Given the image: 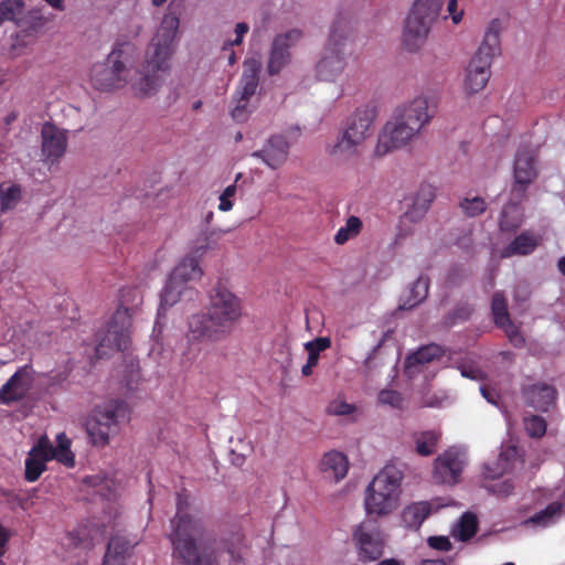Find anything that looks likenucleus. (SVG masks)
<instances>
[{"label":"nucleus","instance_id":"54","mask_svg":"<svg viewBox=\"0 0 565 565\" xmlns=\"http://www.w3.org/2000/svg\"><path fill=\"white\" fill-rule=\"evenodd\" d=\"M447 11L455 24H459L463 18V10L458 9V0H448Z\"/></svg>","mask_w":565,"mask_h":565},{"label":"nucleus","instance_id":"60","mask_svg":"<svg viewBox=\"0 0 565 565\" xmlns=\"http://www.w3.org/2000/svg\"><path fill=\"white\" fill-rule=\"evenodd\" d=\"M390 331L385 332L382 340L377 343L376 347H374V349L372 350V353L367 356V359H371L375 353L376 351L383 345L384 341L390 337Z\"/></svg>","mask_w":565,"mask_h":565},{"label":"nucleus","instance_id":"34","mask_svg":"<svg viewBox=\"0 0 565 565\" xmlns=\"http://www.w3.org/2000/svg\"><path fill=\"white\" fill-rule=\"evenodd\" d=\"M563 513H565V503L552 502L545 509L533 514L529 522L545 527L558 520Z\"/></svg>","mask_w":565,"mask_h":565},{"label":"nucleus","instance_id":"9","mask_svg":"<svg viewBox=\"0 0 565 565\" xmlns=\"http://www.w3.org/2000/svg\"><path fill=\"white\" fill-rule=\"evenodd\" d=\"M350 33V23L337 18L330 28L323 54L316 65V75L320 81L333 82L345 68V46Z\"/></svg>","mask_w":565,"mask_h":565},{"label":"nucleus","instance_id":"57","mask_svg":"<svg viewBox=\"0 0 565 565\" xmlns=\"http://www.w3.org/2000/svg\"><path fill=\"white\" fill-rule=\"evenodd\" d=\"M480 392L489 403L497 404L498 394L493 390H490L487 386L482 385L480 386Z\"/></svg>","mask_w":565,"mask_h":565},{"label":"nucleus","instance_id":"11","mask_svg":"<svg viewBox=\"0 0 565 565\" xmlns=\"http://www.w3.org/2000/svg\"><path fill=\"white\" fill-rule=\"evenodd\" d=\"M128 407L124 401H109L98 406L86 424L87 434L95 446H105L121 419L127 418Z\"/></svg>","mask_w":565,"mask_h":565},{"label":"nucleus","instance_id":"16","mask_svg":"<svg viewBox=\"0 0 565 565\" xmlns=\"http://www.w3.org/2000/svg\"><path fill=\"white\" fill-rule=\"evenodd\" d=\"M524 469L522 451L513 445H503L498 458L482 468L484 480H495L504 473H520Z\"/></svg>","mask_w":565,"mask_h":565},{"label":"nucleus","instance_id":"44","mask_svg":"<svg viewBox=\"0 0 565 565\" xmlns=\"http://www.w3.org/2000/svg\"><path fill=\"white\" fill-rule=\"evenodd\" d=\"M235 107L231 111L232 118L237 122L246 121L252 113L249 99L235 95Z\"/></svg>","mask_w":565,"mask_h":565},{"label":"nucleus","instance_id":"45","mask_svg":"<svg viewBox=\"0 0 565 565\" xmlns=\"http://www.w3.org/2000/svg\"><path fill=\"white\" fill-rule=\"evenodd\" d=\"M377 401L382 405H388L393 408L401 409L403 407V394L394 390H382L379 393Z\"/></svg>","mask_w":565,"mask_h":565},{"label":"nucleus","instance_id":"47","mask_svg":"<svg viewBox=\"0 0 565 565\" xmlns=\"http://www.w3.org/2000/svg\"><path fill=\"white\" fill-rule=\"evenodd\" d=\"M355 412V406L353 404L347 403L342 398H335L329 403L327 406V413L329 415L342 416V415H351Z\"/></svg>","mask_w":565,"mask_h":565},{"label":"nucleus","instance_id":"28","mask_svg":"<svg viewBox=\"0 0 565 565\" xmlns=\"http://www.w3.org/2000/svg\"><path fill=\"white\" fill-rule=\"evenodd\" d=\"M429 288V279L425 276H419L409 287L407 295L402 298V302L398 306L399 310H411L420 302H423Z\"/></svg>","mask_w":565,"mask_h":565},{"label":"nucleus","instance_id":"23","mask_svg":"<svg viewBox=\"0 0 565 565\" xmlns=\"http://www.w3.org/2000/svg\"><path fill=\"white\" fill-rule=\"evenodd\" d=\"M319 468L326 479L333 482H339L348 473L349 461L342 452L332 450L324 454L320 461Z\"/></svg>","mask_w":565,"mask_h":565},{"label":"nucleus","instance_id":"38","mask_svg":"<svg viewBox=\"0 0 565 565\" xmlns=\"http://www.w3.org/2000/svg\"><path fill=\"white\" fill-rule=\"evenodd\" d=\"M22 199V189L19 184H11L7 188L0 185V212L6 213L15 209Z\"/></svg>","mask_w":565,"mask_h":565},{"label":"nucleus","instance_id":"3","mask_svg":"<svg viewBox=\"0 0 565 565\" xmlns=\"http://www.w3.org/2000/svg\"><path fill=\"white\" fill-rule=\"evenodd\" d=\"M435 107L429 106V98L424 95L396 107L392 118L383 126L374 148L376 157H384L399 149L415 138L431 121Z\"/></svg>","mask_w":565,"mask_h":565},{"label":"nucleus","instance_id":"37","mask_svg":"<svg viewBox=\"0 0 565 565\" xmlns=\"http://www.w3.org/2000/svg\"><path fill=\"white\" fill-rule=\"evenodd\" d=\"M429 513L430 505L427 502H417L404 510L403 520L411 527H419Z\"/></svg>","mask_w":565,"mask_h":565},{"label":"nucleus","instance_id":"51","mask_svg":"<svg viewBox=\"0 0 565 565\" xmlns=\"http://www.w3.org/2000/svg\"><path fill=\"white\" fill-rule=\"evenodd\" d=\"M203 238H199L186 257H194L200 263V258L211 248L209 236L203 233Z\"/></svg>","mask_w":565,"mask_h":565},{"label":"nucleus","instance_id":"25","mask_svg":"<svg viewBox=\"0 0 565 565\" xmlns=\"http://www.w3.org/2000/svg\"><path fill=\"white\" fill-rule=\"evenodd\" d=\"M540 244V236L530 231H523L501 250L502 258L526 256L532 254Z\"/></svg>","mask_w":565,"mask_h":565},{"label":"nucleus","instance_id":"12","mask_svg":"<svg viewBox=\"0 0 565 565\" xmlns=\"http://www.w3.org/2000/svg\"><path fill=\"white\" fill-rule=\"evenodd\" d=\"M203 271L194 257H184L172 270L161 291V306L171 307L178 302L189 281L201 278Z\"/></svg>","mask_w":565,"mask_h":565},{"label":"nucleus","instance_id":"46","mask_svg":"<svg viewBox=\"0 0 565 565\" xmlns=\"http://www.w3.org/2000/svg\"><path fill=\"white\" fill-rule=\"evenodd\" d=\"M498 328L502 329L508 337L509 341L515 348H523L525 345V339L521 333L520 329L514 324L512 320L507 321L503 326H498Z\"/></svg>","mask_w":565,"mask_h":565},{"label":"nucleus","instance_id":"6","mask_svg":"<svg viewBox=\"0 0 565 565\" xmlns=\"http://www.w3.org/2000/svg\"><path fill=\"white\" fill-rule=\"evenodd\" d=\"M143 301L141 291L136 287H125L119 292V306L114 312L104 335L96 347L97 355L106 354L104 349L125 351L128 348L132 316Z\"/></svg>","mask_w":565,"mask_h":565},{"label":"nucleus","instance_id":"4","mask_svg":"<svg viewBox=\"0 0 565 565\" xmlns=\"http://www.w3.org/2000/svg\"><path fill=\"white\" fill-rule=\"evenodd\" d=\"M189 502L186 498L178 493L177 513L171 519V532L169 540L173 547V557L185 565H213L215 557L213 555H200L196 540L205 534L204 522L186 512Z\"/></svg>","mask_w":565,"mask_h":565},{"label":"nucleus","instance_id":"62","mask_svg":"<svg viewBox=\"0 0 565 565\" xmlns=\"http://www.w3.org/2000/svg\"><path fill=\"white\" fill-rule=\"evenodd\" d=\"M558 270L565 276V256L561 257L557 263Z\"/></svg>","mask_w":565,"mask_h":565},{"label":"nucleus","instance_id":"56","mask_svg":"<svg viewBox=\"0 0 565 565\" xmlns=\"http://www.w3.org/2000/svg\"><path fill=\"white\" fill-rule=\"evenodd\" d=\"M10 540L9 531L0 523V557L7 552V544Z\"/></svg>","mask_w":565,"mask_h":565},{"label":"nucleus","instance_id":"21","mask_svg":"<svg viewBox=\"0 0 565 565\" xmlns=\"http://www.w3.org/2000/svg\"><path fill=\"white\" fill-rule=\"evenodd\" d=\"M501 30L500 20H491L484 31L482 42L472 57L492 64L493 58L501 53Z\"/></svg>","mask_w":565,"mask_h":565},{"label":"nucleus","instance_id":"18","mask_svg":"<svg viewBox=\"0 0 565 565\" xmlns=\"http://www.w3.org/2000/svg\"><path fill=\"white\" fill-rule=\"evenodd\" d=\"M290 143L280 134L271 135L266 139L262 149L252 152V157L260 160L271 170L281 168L288 160Z\"/></svg>","mask_w":565,"mask_h":565},{"label":"nucleus","instance_id":"64","mask_svg":"<svg viewBox=\"0 0 565 565\" xmlns=\"http://www.w3.org/2000/svg\"><path fill=\"white\" fill-rule=\"evenodd\" d=\"M460 311L462 312V313H460V317L463 319L468 318L471 313V309L469 307L463 308Z\"/></svg>","mask_w":565,"mask_h":565},{"label":"nucleus","instance_id":"35","mask_svg":"<svg viewBox=\"0 0 565 565\" xmlns=\"http://www.w3.org/2000/svg\"><path fill=\"white\" fill-rule=\"evenodd\" d=\"M478 530V521L475 514L466 512L451 531L455 539L461 542L470 540Z\"/></svg>","mask_w":565,"mask_h":565},{"label":"nucleus","instance_id":"59","mask_svg":"<svg viewBox=\"0 0 565 565\" xmlns=\"http://www.w3.org/2000/svg\"><path fill=\"white\" fill-rule=\"evenodd\" d=\"M419 565H447L443 558L437 559H423Z\"/></svg>","mask_w":565,"mask_h":565},{"label":"nucleus","instance_id":"27","mask_svg":"<svg viewBox=\"0 0 565 565\" xmlns=\"http://www.w3.org/2000/svg\"><path fill=\"white\" fill-rule=\"evenodd\" d=\"M440 437L441 433L437 429L414 431L412 434L415 450L423 457H428L436 451Z\"/></svg>","mask_w":565,"mask_h":565},{"label":"nucleus","instance_id":"17","mask_svg":"<svg viewBox=\"0 0 565 565\" xmlns=\"http://www.w3.org/2000/svg\"><path fill=\"white\" fill-rule=\"evenodd\" d=\"M31 364L20 366L0 388V404L10 405L26 397L34 383Z\"/></svg>","mask_w":565,"mask_h":565},{"label":"nucleus","instance_id":"8","mask_svg":"<svg viewBox=\"0 0 565 565\" xmlns=\"http://www.w3.org/2000/svg\"><path fill=\"white\" fill-rule=\"evenodd\" d=\"M56 446L46 435H42L31 448L25 459L24 478L29 482H35L46 470V462L55 459L67 468L75 466V455L71 450V439L65 433L56 435Z\"/></svg>","mask_w":565,"mask_h":565},{"label":"nucleus","instance_id":"36","mask_svg":"<svg viewBox=\"0 0 565 565\" xmlns=\"http://www.w3.org/2000/svg\"><path fill=\"white\" fill-rule=\"evenodd\" d=\"M363 228V223L360 217L351 215L347 218L345 224L341 226L335 235L334 242L338 245H343L350 239L358 237Z\"/></svg>","mask_w":565,"mask_h":565},{"label":"nucleus","instance_id":"49","mask_svg":"<svg viewBox=\"0 0 565 565\" xmlns=\"http://www.w3.org/2000/svg\"><path fill=\"white\" fill-rule=\"evenodd\" d=\"M236 190H237V188L235 184H230L224 189V191L222 192V194L218 198V200H220L218 210L220 211L228 212L233 209L232 198L235 196Z\"/></svg>","mask_w":565,"mask_h":565},{"label":"nucleus","instance_id":"7","mask_svg":"<svg viewBox=\"0 0 565 565\" xmlns=\"http://www.w3.org/2000/svg\"><path fill=\"white\" fill-rule=\"evenodd\" d=\"M375 111L367 106L359 107L348 118L339 131L335 141L327 146V152L342 161L350 160L360 152V148L372 136Z\"/></svg>","mask_w":565,"mask_h":565},{"label":"nucleus","instance_id":"33","mask_svg":"<svg viewBox=\"0 0 565 565\" xmlns=\"http://www.w3.org/2000/svg\"><path fill=\"white\" fill-rule=\"evenodd\" d=\"M135 544L136 543H132L122 536H113L108 543L103 565H113L119 558H124L125 555L132 550Z\"/></svg>","mask_w":565,"mask_h":565},{"label":"nucleus","instance_id":"30","mask_svg":"<svg viewBox=\"0 0 565 565\" xmlns=\"http://www.w3.org/2000/svg\"><path fill=\"white\" fill-rule=\"evenodd\" d=\"M284 38L274 39L271 43L270 54L267 64V71L270 75L278 74L286 65L290 63V51L282 49Z\"/></svg>","mask_w":565,"mask_h":565},{"label":"nucleus","instance_id":"22","mask_svg":"<svg viewBox=\"0 0 565 565\" xmlns=\"http://www.w3.org/2000/svg\"><path fill=\"white\" fill-rule=\"evenodd\" d=\"M491 64L472 57L467 66L463 89L468 95L481 92L491 76Z\"/></svg>","mask_w":565,"mask_h":565},{"label":"nucleus","instance_id":"19","mask_svg":"<svg viewBox=\"0 0 565 565\" xmlns=\"http://www.w3.org/2000/svg\"><path fill=\"white\" fill-rule=\"evenodd\" d=\"M42 154L47 163H56L67 148L66 131L53 124L45 122L42 127Z\"/></svg>","mask_w":565,"mask_h":565},{"label":"nucleus","instance_id":"32","mask_svg":"<svg viewBox=\"0 0 565 565\" xmlns=\"http://www.w3.org/2000/svg\"><path fill=\"white\" fill-rule=\"evenodd\" d=\"M444 351L438 344L431 343L424 345L416 352L412 353L406 360V370L409 371L416 365H423L434 361L435 359L441 358Z\"/></svg>","mask_w":565,"mask_h":565},{"label":"nucleus","instance_id":"43","mask_svg":"<svg viewBox=\"0 0 565 565\" xmlns=\"http://www.w3.org/2000/svg\"><path fill=\"white\" fill-rule=\"evenodd\" d=\"M68 376L70 371L66 369L51 371L42 374V377L46 380V388L50 391H55L56 388L62 387L63 384L67 381Z\"/></svg>","mask_w":565,"mask_h":565},{"label":"nucleus","instance_id":"15","mask_svg":"<svg viewBox=\"0 0 565 565\" xmlns=\"http://www.w3.org/2000/svg\"><path fill=\"white\" fill-rule=\"evenodd\" d=\"M466 466V455L455 447L446 449L434 461L433 478L436 483L454 486L460 481Z\"/></svg>","mask_w":565,"mask_h":565},{"label":"nucleus","instance_id":"42","mask_svg":"<svg viewBox=\"0 0 565 565\" xmlns=\"http://www.w3.org/2000/svg\"><path fill=\"white\" fill-rule=\"evenodd\" d=\"M524 428L529 436L539 438L546 431V422L541 416L532 415L524 418Z\"/></svg>","mask_w":565,"mask_h":565},{"label":"nucleus","instance_id":"29","mask_svg":"<svg viewBox=\"0 0 565 565\" xmlns=\"http://www.w3.org/2000/svg\"><path fill=\"white\" fill-rule=\"evenodd\" d=\"M258 73L259 66L255 62L245 64L236 92L237 96L250 99L255 95L259 85Z\"/></svg>","mask_w":565,"mask_h":565},{"label":"nucleus","instance_id":"20","mask_svg":"<svg viewBox=\"0 0 565 565\" xmlns=\"http://www.w3.org/2000/svg\"><path fill=\"white\" fill-rule=\"evenodd\" d=\"M523 397L526 405L540 412H548L556 402V388L546 383L532 384L523 390Z\"/></svg>","mask_w":565,"mask_h":565},{"label":"nucleus","instance_id":"24","mask_svg":"<svg viewBox=\"0 0 565 565\" xmlns=\"http://www.w3.org/2000/svg\"><path fill=\"white\" fill-rule=\"evenodd\" d=\"M524 200L513 199L503 206L499 217V228L501 232L514 233L524 222V211L521 203Z\"/></svg>","mask_w":565,"mask_h":565},{"label":"nucleus","instance_id":"13","mask_svg":"<svg viewBox=\"0 0 565 565\" xmlns=\"http://www.w3.org/2000/svg\"><path fill=\"white\" fill-rule=\"evenodd\" d=\"M358 559L362 563L377 561L384 553V536L379 526L367 522L356 525L352 533Z\"/></svg>","mask_w":565,"mask_h":565},{"label":"nucleus","instance_id":"1","mask_svg":"<svg viewBox=\"0 0 565 565\" xmlns=\"http://www.w3.org/2000/svg\"><path fill=\"white\" fill-rule=\"evenodd\" d=\"M180 20L168 13L152 38L140 70L131 74L136 46L129 41H117L104 62L95 63L90 68V83L102 92H111L130 84L137 97L154 95L162 85L161 73L170 70V58L174 52V39Z\"/></svg>","mask_w":565,"mask_h":565},{"label":"nucleus","instance_id":"53","mask_svg":"<svg viewBox=\"0 0 565 565\" xmlns=\"http://www.w3.org/2000/svg\"><path fill=\"white\" fill-rule=\"evenodd\" d=\"M249 26L245 22H239L235 26V40L228 41L224 44V50L233 45H239L243 42L244 35L248 32Z\"/></svg>","mask_w":565,"mask_h":565},{"label":"nucleus","instance_id":"31","mask_svg":"<svg viewBox=\"0 0 565 565\" xmlns=\"http://www.w3.org/2000/svg\"><path fill=\"white\" fill-rule=\"evenodd\" d=\"M330 345L331 340L327 337H320L305 343V349L308 351V360L301 369L303 376L312 374L313 367L318 364L320 352L329 349Z\"/></svg>","mask_w":565,"mask_h":565},{"label":"nucleus","instance_id":"26","mask_svg":"<svg viewBox=\"0 0 565 565\" xmlns=\"http://www.w3.org/2000/svg\"><path fill=\"white\" fill-rule=\"evenodd\" d=\"M434 198L433 188L430 185H422L413 198L412 205L404 213V218L414 223L420 221L429 210Z\"/></svg>","mask_w":565,"mask_h":565},{"label":"nucleus","instance_id":"10","mask_svg":"<svg viewBox=\"0 0 565 565\" xmlns=\"http://www.w3.org/2000/svg\"><path fill=\"white\" fill-rule=\"evenodd\" d=\"M440 7L439 0L415 1L406 17L403 31V44L407 51L415 52L425 43Z\"/></svg>","mask_w":565,"mask_h":565},{"label":"nucleus","instance_id":"48","mask_svg":"<svg viewBox=\"0 0 565 565\" xmlns=\"http://www.w3.org/2000/svg\"><path fill=\"white\" fill-rule=\"evenodd\" d=\"M303 36V33L300 29H290L284 33L277 34L274 39H280L284 38L282 49H286L287 51H290L291 47H294Z\"/></svg>","mask_w":565,"mask_h":565},{"label":"nucleus","instance_id":"5","mask_svg":"<svg viewBox=\"0 0 565 565\" xmlns=\"http://www.w3.org/2000/svg\"><path fill=\"white\" fill-rule=\"evenodd\" d=\"M404 470L388 461L370 481L365 489L364 509L366 515L377 518L393 513L399 507Z\"/></svg>","mask_w":565,"mask_h":565},{"label":"nucleus","instance_id":"40","mask_svg":"<svg viewBox=\"0 0 565 565\" xmlns=\"http://www.w3.org/2000/svg\"><path fill=\"white\" fill-rule=\"evenodd\" d=\"M24 10L23 0H4L0 3V22L13 21L21 25L20 15Z\"/></svg>","mask_w":565,"mask_h":565},{"label":"nucleus","instance_id":"52","mask_svg":"<svg viewBox=\"0 0 565 565\" xmlns=\"http://www.w3.org/2000/svg\"><path fill=\"white\" fill-rule=\"evenodd\" d=\"M427 544L429 547L443 552H448L452 547L451 542L447 536H429Z\"/></svg>","mask_w":565,"mask_h":565},{"label":"nucleus","instance_id":"55","mask_svg":"<svg viewBox=\"0 0 565 565\" xmlns=\"http://www.w3.org/2000/svg\"><path fill=\"white\" fill-rule=\"evenodd\" d=\"M459 370L463 377H468L471 380H481L482 379V372L479 369H476L471 365H461L459 367Z\"/></svg>","mask_w":565,"mask_h":565},{"label":"nucleus","instance_id":"39","mask_svg":"<svg viewBox=\"0 0 565 565\" xmlns=\"http://www.w3.org/2000/svg\"><path fill=\"white\" fill-rule=\"evenodd\" d=\"M491 313L497 327L503 326V323H507V321L511 320L508 310V301L503 292L497 291L493 294L491 300Z\"/></svg>","mask_w":565,"mask_h":565},{"label":"nucleus","instance_id":"63","mask_svg":"<svg viewBox=\"0 0 565 565\" xmlns=\"http://www.w3.org/2000/svg\"><path fill=\"white\" fill-rule=\"evenodd\" d=\"M17 119V114L15 113H10L7 117H6V124L7 125H10L12 121H14Z\"/></svg>","mask_w":565,"mask_h":565},{"label":"nucleus","instance_id":"14","mask_svg":"<svg viewBox=\"0 0 565 565\" xmlns=\"http://www.w3.org/2000/svg\"><path fill=\"white\" fill-rule=\"evenodd\" d=\"M536 156L533 150L529 148L519 149L513 166V184L511 188V195L516 200H525L526 192L531 183L537 177V169L535 166Z\"/></svg>","mask_w":565,"mask_h":565},{"label":"nucleus","instance_id":"41","mask_svg":"<svg viewBox=\"0 0 565 565\" xmlns=\"http://www.w3.org/2000/svg\"><path fill=\"white\" fill-rule=\"evenodd\" d=\"M460 207L468 217H475L486 211L487 203L481 196L466 198L460 202Z\"/></svg>","mask_w":565,"mask_h":565},{"label":"nucleus","instance_id":"50","mask_svg":"<svg viewBox=\"0 0 565 565\" xmlns=\"http://www.w3.org/2000/svg\"><path fill=\"white\" fill-rule=\"evenodd\" d=\"M486 488L490 492H492L499 497H508L513 492L514 483L511 479H505V480L486 486Z\"/></svg>","mask_w":565,"mask_h":565},{"label":"nucleus","instance_id":"2","mask_svg":"<svg viewBox=\"0 0 565 565\" xmlns=\"http://www.w3.org/2000/svg\"><path fill=\"white\" fill-rule=\"evenodd\" d=\"M243 316L241 299L222 285L215 286L205 310L188 319L186 344L181 352V364L191 365L201 354V342L217 343L227 339Z\"/></svg>","mask_w":565,"mask_h":565},{"label":"nucleus","instance_id":"61","mask_svg":"<svg viewBox=\"0 0 565 565\" xmlns=\"http://www.w3.org/2000/svg\"><path fill=\"white\" fill-rule=\"evenodd\" d=\"M377 565H403V562L396 558H386L379 562Z\"/></svg>","mask_w":565,"mask_h":565},{"label":"nucleus","instance_id":"58","mask_svg":"<svg viewBox=\"0 0 565 565\" xmlns=\"http://www.w3.org/2000/svg\"><path fill=\"white\" fill-rule=\"evenodd\" d=\"M49 6L56 10H64V0H45Z\"/></svg>","mask_w":565,"mask_h":565}]
</instances>
